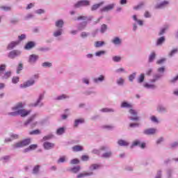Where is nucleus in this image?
<instances>
[{
    "label": "nucleus",
    "mask_w": 178,
    "mask_h": 178,
    "mask_svg": "<svg viewBox=\"0 0 178 178\" xmlns=\"http://www.w3.org/2000/svg\"><path fill=\"white\" fill-rule=\"evenodd\" d=\"M12 111H13V112L8 113V116H21V118H26V116H29L31 112V111L23 109V103L22 102H19L13 106Z\"/></svg>",
    "instance_id": "f257e3e1"
},
{
    "label": "nucleus",
    "mask_w": 178,
    "mask_h": 178,
    "mask_svg": "<svg viewBox=\"0 0 178 178\" xmlns=\"http://www.w3.org/2000/svg\"><path fill=\"white\" fill-rule=\"evenodd\" d=\"M100 149L101 151H106V152L100 155V158H102V159H110V158H112V156H113V152H112L109 146H102L100 147Z\"/></svg>",
    "instance_id": "f03ea898"
},
{
    "label": "nucleus",
    "mask_w": 178,
    "mask_h": 178,
    "mask_svg": "<svg viewBox=\"0 0 178 178\" xmlns=\"http://www.w3.org/2000/svg\"><path fill=\"white\" fill-rule=\"evenodd\" d=\"M30 144H31V139L26 138L13 145V149H16V148H23V147H27V145H30Z\"/></svg>",
    "instance_id": "7ed1b4c3"
},
{
    "label": "nucleus",
    "mask_w": 178,
    "mask_h": 178,
    "mask_svg": "<svg viewBox=\"0 0 178 178\" xmlns=\"http://www.w3.org/2000/svg\"><path fill=\"white\" fill-rule=\"evenodd\" d=\"M44 98L45 92H43L42 93H40L36 102L33 104H31V106H33L34 108H37V106H38L39 108H42V106H44V103L42 102V100Z\"/></svg>",
    "instance_id": "20e7f679"
},
{
    "label": "nucleus",
    "mask_w": 178,
    "mask_h": 178,
    "mask_svg": "<svg viewBox=\"0 0 178 178\" xmlns=\"http://www.w3.org/2000/svg\"><path fill=\"white\" fill-rule=\"evenodd\" d=\"M36 115L34 114L31 115L29 119H27L24 122V127H27V126L31 125V127H35L37 126V122H34V120L35 119Z\"/></svg>",
    "instance_id": "39448f33"
},
{
    "label": "nucleus",
    "mask_w": 178,
    "mask_h": 178,
    "mask_svg": "<svg viewBox=\"0 0 178 178\" xmlns=\"http://www.w3.org/2000/svg\"><path fill=\"white\" fill-rule=\"evenodd\" d=\"M157 113H168V108L163 104H158L156 106Z\"/></svg>",
    "instance_id": "423d86ee"
},
{
    "label": "nucleus",
    "mask_w": 178,
    "mask_h": 178,
    "mask_svg": "<svg viewBox=\"0 0 178 178\" xmlns=\"http://www.w3.org/2000/svg\"><path fill=\"white\" fill-rule=\"evenodd\" d=\"M22 55V51L19 50H12L8 54V58L10 59H15Z\"/></svg>",
    "instance_id": "0eeeda50"
},
{
    "label": "nucleus",
    "mask_w": 178,
    "mask_h": 178,
    "mask_svg": "<svg viewBox=\"0 0 178 178\" xmlns=\"http://www.w3.org/2000/svg\"><path fill=\"white\" fill-rule=\"evenodd\" d=\"M74 8H79L83 6H90V1L88 0H81L74 4Z\"/></svg>",
    "instance_id": "6e6552de"
},
{
    "label": "nucleus",
    "mask_w": 178,
    "mask_h": 178,
    "mask_svg": "<svg viewBox=\"0 0 178 178\" xmlns=\"http://www.w3.org/2000/svg\"><path fill=\"white\" fill-rule=\"evenodd\" d=\"M169 3H170L169 1L164 0L159 3H157L155 8L156 9H165V8H168V6H169Z\"/></svg>",
    "instance_id": "1a4fd4ad"
},
{
    "label": "nucleus",
    "mask_w": 178,
    "mask_h": 178,
    "mask_svg": "<svg viewBox=\"0 0 178 178\" xmlns=\"http://www.w3.org/2000/svg\"><path fill=\"white\" fill-rule=\"evenodd\" d=\"M38 59H40V56L38 55L31 54L29 56L28 62L31 65H35V63H37V60H38Z\"/></svg>",
    "instance_id": "9d476101"
},
{
    "label": "nucleus",
    "mask_w": 178,
    "mask_h": 178,
    "mask_svg": "<svg viewBox=\"0 0 178 178\" xmlns=\"http://www.w3.org/2000/svg\"><path fill=\"white\" fill-rule=\"evenodd\" d=\"M35 84V80L33 79H31L26 82H24L23 84L20 85L21 88H27V87H31V86H34Z\"/></svg>",
    "instance_id": "9b49d317"
},
{
    "label": "nucleus",
    "mask_w": 178,
    "mask_h": 178,
    "mask_svg": "<svg viewBox=\"0 0 178 178\" xmlns=\"http://www.w3.org/2000/svg\"><path fill=\"white\" fill-rule=\"evenodd\" d=\"M116 6V3H111V4H108L104 7H103L102 8L100 9V11L102 13L104 12H109L111 10H113L114 8Z\"/></svg>",
    "instance_id": "f8f14e48"
},
{
    "label": "nucleus",
    "mask_w": 178,
    "mask_h": 178,
    "mask_svg": "<svg viewBox=\"0 0 178 178\" xmlns=\"http://www.w3.org/2000/svg\"><path fill=\"white\" fill-rule=\"evenodd\" d=\"M129 113L131 115V117H129L130 120H138L139 118L138 116H137L138 113L136 110L131 108L129 109Z\"/></svg>",
    "instance_id": "ddd939ff"
},
{
    "label": "nucleus",
    "mask_w": 178,
    "mask_h": 178,
    "mask_svg": "<svg viewBox=\"0 0 178 178\" xmlns=\"http://www.w3.org/2000/svg\"><path fill=\"white\" fill-rule=\"evenodd\" d=\"M111 42L115 47H120V45H122V44H123V40H122V39L116 36V37H114L111 40Z\"/></svg>",
    "instance_id": "4468645a"
},
{
    "label": "nucleus",
    "mask_w": 178,
    "mask_h": 178,
    "mask_svg": "<svg viewBox=\"0 0 178 178\" xmlns=\"http://www.w3.org/2000/svg\"><path fill=\"white\" fill-rule=\"evenodd\" d=\"M143 134L145 136H154L156 133V129L155 128H149L143 130Z\"/></svg>",
    "instance_id": "2eb2a0df"
},
{
    "label": "nucleus",
    "mask_w": 178,
    "mask_h": 178,
    "mask_svg": "<svg viewBox=\"0 0 178 178\" xmlns=\"http://www.w3.org/2000/svg\"><path fill=\"white\" fill-rule=\"evenodd\" d=\"M19 45V41H11L7 45L6 49L8 51H12V49H15L16 47Z\"/></svg>",
    "instance_id": "dca6fc26"
},
{
    "label": "nucleus",
    "mask_w": 178,
    "mask_h": 178,
    "mask_svg": "<svg viewBox=\"0 0 178 178\" xmlns=\"http://www.w3.org/2000/svg\"><path fill=\"white\" fill-rule=\"evenodd\" d=\"M36 44L34 41H29L28 42L25 46L24 47V49L26 51H30V49H33V48H35Z\"/></svg>",
    "instance_id": "f3484780"
},
{
    "label": "nucleus",
    "mask_w": 178,
    "mask_h": 178,
    "mask_svg": "<svg viewBox=\"0 0 178 178\" xmlns=\"http://www.w3.org/2000/svg\"><path fill=\"white\" fill-rule=\"evenodd\" d=\"M63 26H65V21L63 19H60L55 22V26L57 29H63Z\"/></svg>",
    "instance_id": "a211bd4d"
},
{
    "label": "nucleus",
    "mask_w": 178,
    "mask_h": 178,
    "mask_svg": "<svg viewBox=\"0 0 178 178\" xmlns=\"http://www.w3.org/2000/svg\"><path fill=\"white\" fill-rule=\"evenodd\" d=\"M105 81V76L99 75L98 77L93 79V83L98 84V83H102Z\"/></svg>",
    "instance_id": "6ab92c4d"
},
{
    "label": "nucleus",
    "mask_w": 178,
    "mask_h": 178,
    "mask_svg": "<svg viewBox=\"0 0 178 178\" xmlns=\"http://www.w3.org/2000/svg\"><path fill=\"white\" fill-rule=\"evenodd\" d=\"M156 58V53L155 51H152L148 57V63H152Z\"/></svg>",
    "instance_id": "aec40b11"
},
{
    "label": "nucleus",
    "mask_w": 178,
    "mask_h": 178,
    "mask_svg": "<svg viewBox=\"0 0 178 178\" xmlns=\"http://www.w3.org/2000/svg\"><path fill=\"white\" fill-rule=\"evenodd\" d=\"M94 173L92 172H81L77 175L76 178H83V177H87V176H92Z\"/></svg>",
    "instance_id": "412c9836"
},
{
    "label": "nucleus",
    "mask_w": 178,
    "mask_h": 178,
    "mask_svg": "<svg viewBox=\"0 0 178 178\" xmlns=\"http://www.w3.org/2000/svg\"><path fill=\"white\" fill-rule=\"evenodd\" d=\"M54 147H55V144L51 143L49 142H44L43 143V147L47 150L52 149V148H54Z\"/></svg>",
    "instance_id": "4be33fe9"
},
{
    "label": "nucleus",
    "mask_w": 178,
    "mask_h": 178,
    "mask_svg": "<svg viewBox=\"0 0 178 178\" xmlns=\"http://www.w3.org/2000/svg\"><path fill=\"white\" fill-rule=\"evenodd\" d=\"M10 76H12V72L8 71L6 72H3L1 74V75H0V77H1V79H3V80H6V79H9V77H10Z\"/></svg>",
    "instance_id": "5701e85b"
},
{
    "label": "nucleus",
    "mask_w": 178,
    "mask_h": 178,
    "mask_svg": "<svg viewBox=\"0 0 178 178\" xmlns=\"http://www.w3.org/2000/svg\"><path fill=\"white\" fill-rule=\"evenodd\" d=\"M72 149L73 152H80L81 151H83L84 148L81 145H76L72 147Z\"/></svg>",
    "instance_id": "b1692460"
},
{
    "label": "nucleus",
    "mask_w": 178,
    "mask_h": 178,
    "mask_svg": "<svg viewBox=\"0 0 178 178\" xmlns=\"http://www.w3.org/2000/svg\"><path fill=\"white\" fill-rule=\"evenodd\" d=\"M132 19L134 22L137 23V24H138V26H144V21L141 19H138V18L137 17V15H134L132 16Z\"/></svg>",
    "instance_id": "393cba45"
},
{
    "label": "nucleus",
    "mask_w": 178,
    "mask_h": 178,
    "mask_svg": "<svg viewBox=\"0 0 178 178\" xmlns=\"http://www.w3.org/2000/svg\"><path fill=\"white\" fill-rule=\"evenodd\" d=\"M144 87L147 90H156V85L154 83H146L144 84Z\"/></svg>",
    "instance_id": "a878e982"
},
{
    "label": "nucleus",
    "mask_w": 178,
    "mask_h": 178,
    "mask_svg": "<svg viewBox=\"0 0 178 178\" xmlns=\"http://www.w3.org/2000/svg\"><path fill=\"white\" fill-rule=\"evenodd\" d=\"M120 107L127 108V109H131V108H133V105H131V104H130L127 102H122Z\"/></svg>",
    "instance_id": "bb28decb"
},
{
    "label": "nucleus",
    "mask_w": 178,
    "mask_h": 178,
    "mask_svg": "<svg viewBox=\"0 0 178 178\" xmlns=\"http://www.w3.org/2000/svg\"><path fill=\"white\" fill-rule=\"evenodd\" d=\"M70 97L66 95H61L54 98L55 101H63V99H69Z\"/></svg>",
    "instance_id": "cd10ccee"
},
{
    "label": "nucleus",
    "mask_w": 178,
    "mask_h": 178,
    "mask_svg": "<svg viewBox=\"0 0 178 178\" xmlns=\"http://www.w3.org/2000/svg\"><path fill=\"white\" fill-rule=\"evenodd\" d=\"M87 26V22H82L81 23L77 25V29L79 31H81L82 30H84L86 27Z\"/></svg>",
    "instance_id": "c85d7f7f"
},
{
    "label": "nucleus",
    "mask_w": 178,
    "mask_h": 178,
    "mask_svg": "<svg viewBox=\"0 0 178 178\" xmlns=\"http://www.w3.org/2000/svg\"><path fill=\"white\" fill-rule=\"evenodd\" d=\"M84 123V119L81 118V119H76L74 122V127H79V124H83Z\"/></svg>",
    "instance_id": "c756f323"
},
{
    "label": "nucleus",
    "mask_w": 178,
    "mask_h": 178,
    "mask_svg": "<svg viewBox=\"0 0 178 178\" xmlns=\"http://www.w3.org/2000/svg\"><path fill=\"white\" fill-rule=\"evenodd\" d=\"M125 81L123 77H120L116 80V84L118 85L120 87H123L124 86Z\"/></svg>",
    "instance_id": "7c9ffc66"
},
{
    "label": "nucleus",
    "mask_w": 178,
    "mask_h": 178,
    "mask_svg": "<svg viewBox=\"0 0 178 178\" xmlns=\"http://www.w3.org/2000/svg\"><path fill=\"white\" fill-rule=\"evenodd\" d=\"M165 40L166 39L165 38V36L160 37L159 39H157L156 45L157 47L162 45V44H163V42H165Z\"/></svg>",
    "instance_id": "2f4dec72"
},
{
    "label": "nucleus",
    "mask_w": 178,
    "mask_h": 178,
    "mask_svg": "<svg viewBox=\"0 0 178 178\" xmlns=\"http://www.w3.org/2000/svg\"><path fill=\"white\" fill-rule=\"evenodd\" d=\"M63 33V29H58L53 33V37H60Z\"/></svg>",
    "instance_id": "473e14b6"
},
{
    "label": "nucleus",
    "mask_w": 178,
    "mask_h": 178,
    "mask_svg": "<svg viewBox=\"0 0 178 178\" xmlns=\"http://www.w3.org/2000/svg\"><path fill=\"white\" fill-rule=\"evenodd\" d=\"M99 168H101V165L99 164L95 163V164H92L89 167V170H90V172H92L94 170H98Z\"/></svg>",
    "instance_id": "72a5a7b5"
},
{
    "label": "nucleus",
    "mask_w": 178,
    "mask_h": 178,
    "mask_svg": "<svg viewBox=\"0 0 178 178\" xmlns=\"http://www.w3.org/2000/svg\"><path fill=\"white\" fill-rule=\"evenodd\" d=\"M118 144L120 147H127L129 145V142H127L123 139H120L118 141Z\"/></svg>",
    "instance_id": "f704fd0d"
},
{
    "label": "nucleus",
    "mask_w": 178,
    "mask_h": 178,
    "mask_svg": "<svg viewBox=\"0 0 178 178\" xmlns=\"http://www.w3.org/2000/svg\"><path fill=\"white\" fill-rule=\"evenodd\" d=\"M99 111L100 112H103L104 113H112L115 112V109L109 108H102Z\"/></svg>",
    "instance_id": "c9c22d12"
},
{
    "label": "nucleus",
    "mask_w": 178,
    "mask_h": 178,
    "mask_svg": "<svg viewBox=\"0 0 178 178\" xmlns=\"http://www.w3.org/2000/svg\"><path fill=\"white\" fill-rule=\"evenodd\" d=\"M65 131H66V128L60 127L56 130V134L57 136H62V134H65Z\"/></svg>",
    "instance_id": "e433bc0d"
},
{
    "label": "nucleus",
    "mask_w": 178,
    "mask_h": 178,
    "mask_svg": "<svg viewBox=\"0 0 178 178\" xmlns=\"http://www.w3.org/2000/svg\"><path fill=\"white\" fill-rule=\"evenodd\" d=\"M145 6V2H140L139 4L137 6H134V10H140V9H143Z\"/></svg>",
    "instance_id": "4c0bfd02"
},
{
    "label": "nucleus",
    "mask_w": 178,
    "mask_h": 178,
    "mask_svg": "<svg viewBox=\"0 0 178 178\" xmlns=\"http://www.w3.org/2000/svg\"><path fill=\"white\" fill-rule=\"evenodd\" d=\"M104 3H105V2L102 1L97 4L93 5L91 8V10H97V9H98L100 6H102V5H104Z\"/></svg>",
    "instance_id": "58836bf2"
},
{
    "label": "nucleus",
    "mask_w": 178,
    "mask_h": 178,
    "mask_svg": "<svg viewBox=\"0 0 178 178\" xmlns=\"http://www.w3.org/2000/svg\"><path fill=\"white\" fill-rule=\"evenodd\" d=\"M178 81V74L172 78H171L170 80H168V83L170 84H176Z\"/></svg>",
    "instance_id": "ea45409f"
},
{
    "label": "nucleus",
    "mask_w": 178,
    "mask_h": 178,
    "mask_svg": "<svg viewBox=\"0 0 178 178\" xmlns=\"http://www.w3.org/2000/svg\"><path fill=\"white\" fill-rule=\"evenodd\" d=\"M173 173H175V170L172 168H168L167 170V177L172 178L173 176Z\"/></svg>",
    "instance_id": "a19ab883"
},
{
    "label": "nucleus",
    "mask_w": 178,
    "mask_h": 178,
    "mask_svg": "<svg viewBox=\"0 0 178 178\" xmlns=\"http://www.w3.org/2000/svg\"><path fill=\"white\" fill-rule=\"evenodd\" d=\"M168 29H169V26L168 25H165L164 27L161 28L159 33V35H163V34L166 33V30H168Z\"/></svg>",
    "instance_id": "79ce46f5"
},
{
    "label": "nucleus",
    "mask_w": 178,
    "mask_h": 178,
    "mask_svg": "<svg viewBox=\"0 0 178 178\" xmlns=\"http://www.w3.org/2000/svg\"><path fill=\"white\" fill-rule=\"evenodd\" d=\"M105 45V42L104 41H97L95 43V48H101V47H104Z\"/></svg>",
    "instance_id": "37998d69"
},
{
    "label": "nucleus",
    "mask_w": 178,
    "mask_h": 178,
    "mask_svg": "<svg viewBox=\"0 0 178 178\" xmlns=\"http://www.w3.org/2000/svg\"><path fill=\"white\" fill-rule=\"evenodd\" d=\"M38 51H40V52H49V51H51V48L49 47H40Z\"/></svg>",
    "instance_id": "c03bdc74"
},
{
    "label": "nucleus",
    "mask_w": 178,
    "mask_h": 178,
    "mask_svg": "<svg viewBox=\"0 0 178 178\" xmlns=\"http://www.w3.org/2000/svg\"><path fill=\"white\" fill-rule=\"evenodd\" d=\"M107 30H108V26L105 24H103L100 28V33L102 34H104Z\"/></svg>",
    "instance_id": "a18cd8bd"
},
{
    "label": "nucleus",
    "mask_w": 178,
    "mask_h": 178,
    "mask_svg": "<svg viewBox=\"0 0 178 178\" xmlns=\"http://www.w3.org/2000/svg\"><path fill=\"white\" fill-rule=\"evenodd\" d=\"M67 161V157L66 156H63L59 158V159L57 161L58 163H65Z\"/></svg>",
    "instance_id": "49530a36"
},
{
    "label": "nucleus",
    "mask_w": 178,
    "mask_h": 178,
    "mask_svg": "<svg viewBox=\"0 0 178 178\" xmlns=\"http://www.w3.org/2000/svg\"><path fill=\"white\" fill-rule=\"evenodd\" d=\"M10 159V156H3L0 158V161L3 162V163H6Z\"/></svg>",
    "instance_id": "de8ad7c7"
},
{
    "label": "nucleus",
    "mask_w": 178,
    "mask_h": 178,
    "mask_svg": "<svg viewBox=\"0 0 178 178\" xmlns=\"http://www.w3.org/2000/svg\"><path fill=\"white\" fill-rule=\"evenodd\" d=\"M30 136H38L41 134V131L40 129H35L29 132Z\"/></svg>",
    "instance_id": "09e8293b"
},
{
    "label": "nucleus",
    "mask_w": 178,
    "mask_h": 178,
    "mask_svg": "<svg viewBox=\"0 0 178 178\" xmlns=\"http://www.w3.org/2000/svg\"><path fill=\"white\" fill-rule=\"evenodd\" d=\"M81 169V167H80V165H77L71 168V170L73 173H78V172H80Z\"/></svg>",
    "instance_id": "8fccbe9b"
},
{
    "label": "nucleus",
    "mask_w": 178,
    "mask_h": 178,
    "mask_svg": "<svg viewBox=\"0 0 178 178\" xmlns=\"http://www.w3.org/2000/svg\"><path fill=\"white\" fill-rule=\"evenodd\" d=\"M92 153L95 154V155H97V156H101V148L93 149Z\"/></svg>",
    "instance_id": "3c124183"
},
{
    "label": "nucleus",
    "mask_w": 178,
    "mask_h": 178,
    "mask_svg": "<svg viewBox=\"0 0 178 178\" xmlns=\"http://www.w3.org/2000/svg\"><path fill=\"white\" fill-rule=\"evenodd\" d=\"M42 67H48V68H51L52 67V63H49V62H44L43 63H42Z\"/></svg>",
    "instance_id": "603ef678"
},
{
    "label": "nucleus",
    "mask_w": 178,
    "mask_h": 178,
    "mask_svg": "<svg viewBox=\"0 0 178 178\" xmlns=\"http://www.w3.org/2000/svg\"><path fill=\"white\" fill-rule=\"evenodd\" d=\"M150 120H151V122H152V123H156V124H158V123H159V120L155 115H152L150 117Z\"/></svg>",
    "instance_id": "864d4df0"
},
{
    "label": "nucleus",
    "mask_w": 178,
    "mask_h": 178,
    "mask_svg": "<svg viewBox=\"0 0 178 178\" xmlns=\"http://www.w3.org/2000/svg\"><path fill=\"white\" fill-rule=\"evenodd\" d=\"M40 168H41V166H40V165H35L33 169V174L37 175L38 173V172H40Z\"/></svg>",
    "instance_id": "5fc2aeb1"
},
{
    "label": "nucleus",
    "mask_w": 178,
    "mask_h": 178,
    "mask_svg": "<svg viewBox=\"0 0 178 178\" xmlns=\"http://www.w3.org/2000/svg\"><path fill=\"white\" fill-rule=\"evenodd\" d=\"M136 76H137V73L136 72H134L133 74L129 76V81H131V83H133V81H134V79H136Z\"/></svg>",
    "instance_id": "6e6d98bb"
},
{
    "label": "nucleus",
    "mask_w": 178,
    "mask_h": 178,
    "mask_svg": "<svg viewBox=\"0 0 178 178\" xmlns=\"http://www.w3.org/2000/svg\"><path fill=\"white\" fill-rule=\"evenodd\" d=\"M144 79H145V75L144 74H141L138 78V83H143Z\"/></svg>",
    "instance_id": "4d7b16f0"
},
{
    "label": "nucleus",
    "mask_w": 178,
    "mask_h": 178,
    "mask_svg": "<svg viewBox=\"0 0 178 178\" xmlns=\"http://www.w3.org/2000/svg\"><path fill=\"white\" fill-rule=\"evenodd\" d=\"M112 60L115 62L116 63L120 62V60H122V57L119 56H114L112 58Z\"/></svg>",
    "instance_id": "13d9d810"
},
{
    "label": "nucleus",
    "mask_w": 178,
    "mask_h": 178,
    "mask_svg": "<svg viewBox=\"0 0 178 178\" xmlns=\"http://www.w3.org/2000/svg\"><path fill=\"white\" fill-rule=\"evenodd\" d=\"M26 34H22L21 35L18 36V40H17V41H19V44H20V42H22V41L26 40Z\"/></svg>",
    "instance_id": "bf43d9fd"
},
{
    "label": "nucleus",
    "mask_w": 178,
    "mask_h": 178,
    "mask_svg": "<svg viewBox=\"0 0 178 178\" xmlns=\"http://www.w3.org/2000/svg\"><path fill=\"white\" fill-rule=\"evenodd\" d=\"M140 144H141V141L137 139L132 143V147H137V146L140 147Z\"/></svg>",
    "instance_id": "052dcab7"
},
{
    "label": "nucleus",
    "mask_w": 178,
    "mask_h": 178,
    "mask_svg": "<svg viewBox=\"0 0 178 178\" xmlns=\"http://www.w3.org/2000/svg\"><path fill=\"white\" fill-rule=\"evenodd\" d=\"M0 9H1V10H4V12H9L10 11L11 8L6 6H2L0 7Z\"/></svg>",
    "instance_id": "680f3d73"
},
{
    "label": "nucleus",
    "mask_w": 178,
    "mask_h": 178,
    "mask_svg": "<svg viewBox=\"0 0 178 178\" xmlns=\"http://www.w3.org/2000/svg\"><path fill=\"white\" fill-rule=\"evenodd\" d=\"M105 54H106V51L104 50L99 51L95 53V56H98V57L102 56V55H105Z\"/></svg>",
    "instance_id": "e2e57ef3"
},
{
    "label": "nucleus",
    "mask_w": 178,
    "mask_h": 178,
    "mask_svg": "<svg viewBox=\"0 0 178 178\" xmlns=\"http://www.w3.org/2000/svg\"><path fill=\"white\" fill-rule=\"evenodd\" d=\"M103 129H105L106 130H113V129H115V126H113V125H104Z\"/></svg>",
    "instance_id": "0e129e2a"
},
{
    "label": "nucleus",
    "mask_w": 178,
    "mask_h": 178,
    "mask_svg": "<svg viewBox=\"0 0 178 178\" xmlns=\"http://www.w3.org/2000/svg\"><path fill=\"white\" fill-rule=\"evenodd\" d=\"M170 148H177L178 147V142L175 141L170 144Z\"/></svg>",
    "instance_id": "69168bd1"
},
{
    "label": "nucleus",
    "mask_w": 178,
    "mask_h": 178,
    "mask_svg": "<svg viewBox=\"0 0 178 178\" xmlns=\"http://www.w3.org/2000/svg\"><path fill=\"white\" fill-rule=\"evenodd\" d=\"M88 35H90V33H88V32L83 31L81 33V38H87V37H88Z\"/></svg>",
    "instance_id": "338daca9"
},
{
    "label": "nucleus",
    "mask_w": 178,
    "mask_h": 178,
    "mask_svg": "<svg viewBox=\"0 0 178 178\" xmlns=\"http://www.w3.org/2000/svg\"><path fill=\"white\" fill-rule=\"evenodd\" d=\"M155 178H162V170H159L157 171Z\"/></svg>",
    "instance_id": "774afa93"
}]
</instances>
